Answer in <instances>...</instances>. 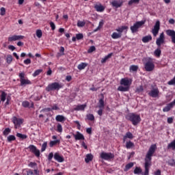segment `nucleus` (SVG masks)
<instances>
[{"label":"nucleus","instance_id":"nucleus-1","mask_svg":"<svg viewBox=\"0 0 175 175\" xmlns=\"http://www.w3.org/2000/svg\"><path fill=\"white\" fill-rule=\"evenodd\" d=\"M157 150V145L156 144H153L152 145L146 155V158H145V172L143 175H148L149 174V172H150V167L151 166V159L152 157V155H154V153Z\"/></svg>","mask_w":175,"mask_h":175},{"label":"nucleus","instance_id":"nucleus-2","mask_svg":"<svg viewBox=\"0 0 175 175\" xmlns=\"http://www.w3.org/2000/svg\"><path fill=\"white\" fill-rule=\"evenodd\" d=\"M126 120L127 121H130L134 126H136L138 124H140L142 121V118H140V115L135 113H130L126 115L125 116Z\"/></svg>","mask_w":175,"mask_h":175},{"label":"nucleus","instance_id":"nucleus-3","mask_svg":"<svg viewBox=\"0 0 175 175\" xmlns=\"http://www.w3.org/2000/svg\"><path fill=\"white\" fill-rule=\"evenodd\" d=\"M145 70L146 72H152L155 69V64H154V59L151 57L146 58L144 61Z\"/></svg>","mask_w":175,"mask_h":175},{"label":"nucleus","instance_id":"nucleus-4","mask_svg":"<svg viewBox=\"0 0 175 175\" xmlns=\"http://www.w3.org/2000/svg\"><path fill=\"white\" fill-rule=\"evenodd\" d=\"M127 31L128 30V26H122L120 27H118L117 29H116V31L118 32H113L111 37L112 38V39H120V38L122 37V32H124V31Z\"/></svg>","mask_w":175,"mask_h":175},{"label":"nucleus","instance_id":"nucleus-5","mask_svg":"<svg viewBox=\"0 0 175 175\" xmlns=\"http://www.w3.org/2000/svg\"><path fill=\"white\" fill-rule=\"evenodd\" d=\"M18 77L20 78L21 87H25L26 85L32 84V82H31L28 78L25 77V72H20Z\"/></svg>","mask_w":175,"mask_h":175},{"label":"nucleus","instance_id":"nucleus-6","mask_svg":"<svg viewBox=\"0 0 175 175\" xmlns=\"http://www.w3.org/2000/svg\"><path fill=\"white\" fill-rule=\"evenodd\" d=\"M61 88H62V85L58 82H54L48 85L46 88V91H47V92H50V91H59Z\"/></svg>","mask_w":175,"mask_h":175},{"label":"nucleus","instance_id":"nucleus-7","mask_svg":"<svg viewBox=\"0 0 175 175\" xmlns=\"http://www.w3.org/2000/svg\"><path fill=\"white\" fill-rule=\"evenodd\" d=\"M144 24H146V21H137L134 23V25L130 27L132 33L137 32V31H139V28H142Z\"/></svg>","mask_w":175,"mask_h":175},{"label":"nucleus","instance_id":"nucleus-8","mask_svg":"<svg viewBox=\"0 0 175 175\" xmlns=\"http://www.w3.org/2000/svg\"><path fill=\"white\" fill-rule=\"evenodd\" d=\"M100 158H102V159H105V161H111V159H114V154L111 152H103L100 154Z\"/></svg>","mask_w":175,"mask_h":175},{"label":"nucleus","instance_id":"nucleus-9","mask_svg":"<svg viewBox=\"0 0 175 175\" xmlns=\"http://www.w3.org/2000/svg\"><path fill=\"white\" fill-rule=\"evenodd\" d=\"M28 148L31 152L36 155V157H40V150H39L38 148H36V146H35L34 145H30L29 146Z\"/></svg>","mask_w":175,"mask_h":175},{"label":"nucleus","instance_id":"nucleus-10","mask_svg":"<svg viewBox=\"0 0 175 175\" xmlns=\"http://www.w3.org/2000/svg\"><path fill=\"white\" fill-rule=\"evenodd\" d=\"M161 28V22L159 21H157L154 28L152 30V33L153 34L154 36H157L159 32V29Z\"/></svg>","mask_w":175,"mask_h":175},{"label":"nucleus","instance_id":"nucleus-11","mask_svg":"<svg viewBox=\"0 0 175 175\" xmlns=\"http://www.w3.org/2000/svg\"><path fill=\"white\" fill-rule=\"evenodd\" d=\"M132 84V79H129V78H122L120 80V85H124V87H131Z\"/></svg>","mask_w":175,"mask_h":175},{"label":"nucleus","instance_id":"nucleus-12","mask_svg":"<svg viewBox=\"0 0 175 175\" xmlns=\"http://www.w3.org/2000/svg\"><path fill=\"white\" fill-rule=\"evenodd\" d=\"M148 95L152 98H158L159 96V90L153 88L148 92Z\"/></svg>","mask_w":175,"mask_h":175},{"label":"nucleus","instance_id":"nucleus-13","mask_svg":"<svg viewBox=\"0 0 175 175\" xmlns=\"http://www.w3.org/2000/svg\"><path fill=\"white\" fill-rule=\"evenodd\" d=\"M12 122L14 124L16 129H17V128H20V126H21V124H23V119L14 117L12 118Z\"/></svg>","mask_w":175,"mask_h":175},{"label":"nucleus","instance_id":"nucleus-14","mask_svg":"<svg viewBox=\"0 0 175 175\" xmlns=\"http://www.w3.org/2000/svg\"><path fill=\"white\" fill-rule=\"evenodd\" d=\"M123 3L124 1L122 0H113L111 2V5H112L113 8H116V9L121 8Z\"/></svg>","mask_w":175,"mask_h":175},{"label":"nucleus","instance_id":"nucleus-15","mask_svg":"<svg viewBox=\"0 0 175 175\" xmlns=\"http://www.w3.org/2000/svg\"><path fill=\"white\" fill-rule=\"evenodd\" d=\"M163 43H165V34L161 33L159 38L156 40V44L159 47L161 46V44H163Z\"/></svg>","mask_w":175,"mask_h":175},{"label":"nucleus","instance_id":"nucleus-16","mask_svg":"<svg viewBox=\"0 0 175 175\" xmlns=\"http://www.w3.org/2000/svg\"><path fill=\"white\" fill-rule=\"evenodd\" d=\"M167 36H170L172 42L175 44V31L172 29H167L165 31Z\"/></svg>","mask_w":175,"mask_h":175},{"label":"nucleus","instance_id":"nucleus-17","mask_svg":"<svg viewBox=\"0 0 175 175\" xmlns=\"http://www.w3.org/2000/svg\"><path fill=\"white\" fill-rule=\"evenodd\" d=\"M54 159L55 161H57V162H59V163H62V162L65 161L64 156L60 155L59 152H55L54 154Z\"/></svg>","mask_w":175,"mask_h":175},{"label":"nucleus","instance_id":"nucleus-18","mask_svg":"<svg viewBox=\"0 0 175 175\" xmlns=\"http://www.w3.org/2000/svg\"><path fill=\"white\" fill-rule=\"evenodd\" d=\"M24 39V36L14 35L8 38V42H16V40H21Z\"/></svg>","mask_w":175,"mask_h":175},{"label":"nucleus","instance_id":"nucleus-19","mask_svg":"<svg viewBox=\"0 0 175 175\" xmlns=\"http://www.w3.org/2000/svg\"><path fill=\"white\" fill-rule=\"evenodd\" d=\"M73 136L75 140H84L85 139L84 135L79 131H77L76 134H73Z\"/></svg>","mask_w":175,"mask_h":175},{"label":"nucleus","instance_id":"nucleus-20","mask_svg":"<svg viewBox=\"0 0 175 175\" xmlns=\"http://www.w3.org/2000/svg\"><path fill=\"white\" fill-rule=\"evenodd\" d=\"M27 175H39V170H38V169L36 170H31V169H28L26 171Z\"/></svg>","mask_w":175,"mask_h":175},{"label":"nucleus","instance_id":"nucleus-21","mask_svg":"<svg viewBox=\"0 0 175 175\" xmlns=\"http://www.w3.org/2000/svg\"><path fill=\"white\" fill-rule=\"evenodd\" d=\"M174 105L170 103L169 104L167 105V106H165L163 109V111L164 113H167V111H170V110H172V109H173V107Z\"/></svg>","mask_w":175,"mask_h":175},{"label":"nucleus","instance_id":"nucleus-22","mask_svg":"<svg viewBox=\"0 0 175 175\" xmlns=\"http://www.w3.org/2000/svg\"><path fill=\"white\" fill-rule=\"evenodd\" d=\"M85 107H87V105L85 104L79 105H77V107L74 108V110H75V111H83Z\"/></svg>","mask_w":175,"mask_h":175},{"label":"nucleus","instance_id":"nucleus-23","mask_svg":"<svg viewBox=\"0 0 175 175\" xmlns=\"http://www.w3.org/2000/svg\"><path fill=\"white\" fill-rule=\"evenodd\" d=\"M94 9H96V12H102L105 11V6L102 5V4H96Z\"/></svg>","mask_w":175,"mask_h":175},{"label":"nucleus","instance_id":"nucleus-24","mask_svg":"<svg viewBox=\"0 0 175 175\" xmlns=\"http://www.w3.org/2000/svg\"><path fill=\"white\" fill-rule=\"evenodd\" d=\"M1 92V95H0V105H1V102H5V100H6V96H8V94H6V92H3V91H0Z\"/></svg>","mask_w":175,"mask_h":175},{"label":"nucleus","instance_id":"nucleus-25","mask_svg":"<svg viewBox=\"0 0 175 175\" xmlns=\"http://www.w3.org/2000/svg\"><path fill=\"white\" fill-rule=\"evenodd\" d=\"M150 40H152V37L151 35L146 36L142 38L143 43H148Z\"/></svg>","mask_w":175,"mask_h":175},{"label":"nucleus","instance_id":"nucleus-26","mask_svg":"<svg viewBox=\"0 0 175 175\" xmlns=\"http://www.w3.org/2000/svg\"><path fill=\"white\" fill-rule=\"evenodd\" d=\"M118 91H120L121 92H126L129 91V87L128 86H122L120 85L118 88Z\"/></svg>","mask_w":175,"mask_h":175},{"label":"nucleus","instance_id":"nucleus-27","mask_svg":"<svg viewBox=\"0 0 175 175\" xmlns=\"http://www.w3.org/2000/svg\"><path fill=\"white\" fill-rule=\"evenodd\" d=\"M87 66H88V64L82 62L78 65L77 68L79 70H83V69H85Z\"/></svg>","mask_w":175,"mask_h":175},{"label":"nucleus","instance_id":"nucleus-28","mask_svg":"<svg viewBox=\"0 0 175 175\" xmlns=\"http://www.w3.org/2000/svg\"><path fill=\"white\" fill-rule=\"evenodd\" d=\"M55 120L57 121V122H62L65 121V117L62 115H57L55 117Z\"/></svg>","mask_w":175,"mask_h":175},{"label":"nucleus","instance_id":"nucleus-29","mask_svg":"<svg viewBox=\"0 0 175 175\" xmlns=\"http://www.w3.org/2000/svg\"><path fill=\"white\" fill-rule=\"evenodd\" d=\"M93 159L94 156H92V154H88L86 155V157L85 158V161L86 162V163H88L89 162H91V161H92Z\"/></svg>","mask_w":175,"mask_h":175},{"label":"nucleus","instance_id":"nucleus-30","mask_svg":"<svg viewBox=\"0 0 175 175\" xmlns=\"http://www.w3.org/2000/svg\"><path fill=\"white\" fill-rule=\"evenodd\" d=\"M59 143H61V141L59 139L51 141L49 143V147H54V146H57V144H59Z\"/></svg>","mask_w":175,"mask_h":175},{"label":"nucleus","instance_id":"nucleus-31","mask_svg":"<svg viewBox=\"0 0 175 175\" xmlns=\"http://www.w3.org/2000/svg\"><path fill=\"white\" fill-rule=\"evenodd\" d=\"M138 69H139V66L136 65H132L129 68L130 72H137Z\"/></svg>","mask_w":175,"mask_h":175},{"label":"nucleus","instance_id":"nucleus-32","mask_svg":"<svg viewBox=\"0 0 175 175\" xmlns=\"http://www.w3.org/2000/svg\"><path fill=\"white\" fill-rule=\"evenodd\" d=\"M16 137H19V139H22L23 140L27 139V137H28V136H27V135H24L20 133H16Z\"/></svg>","mask_w":175,"mask_h":175},{"label":"nucleus","instance_id":"nucleus-33","mask_svg":"<svg viewBox=\"0 0 175 175\" xmlns=\"http://www.w3.org/2000/svg\"><path fill=\"white\" fill-rule=\"evenodd\" d=\"M98 107L99 109H105V101L103 100V98L99 100Z\"/></svg>","mask_w":175,"mask_h":175},{"label":"nucleus","instance_id":"nucleus-34","mask_svg":"<svg viewBox=\"0 0 175 175\" xmlns=\"http://www.w3.org/2000/svg\"><path fill=\"white\" fill-rule=\"evenodd\" d=\"M133 147H135V144H133V142H127L126 143V148H132Z\"/></svg>","mask_w":175,"mask_h":175},{"label":"nucleus","instance_id":"nucleus-35","mask_svg":"<svg viewBox=\"0 0 175 175\" xmlns=\"http://www.w3.org/2000/svg\"><path fill=\"white\" fill-rule=\"evenodd\" d=\"M131 167H133V163H129L127 165H126L124 168V172H128L129 169H131Z\"/></svg>","mask_w":175,"mask_h":175},{"label":"nucleus","instance_id":"nucleus-36","mask_svg":"<svg viewBox=\"0 0 175 175\" xmlns=\"http://www.w3.org/2000/svg\"><path fill=\"white\" fill-rule=\"evenodd\" d=\"M126 137L128 139H133V134H132V133L131 132H127L126 133V136L124 137V140L125 141V139H126Z\"/></svg>","mask_w":175,"mask_h":175},{"label":"nucleus","instance_id":"nucleus-37","mask_svg":"<svg viewBox=\"0 0 175 175\" xmlns=\"http://www.w3.org/2000/svg\"><path fill=\"white\" fill-rule=\"evenodd\" d=\"M42 72H43V70H42V69L36 70L33 73V77H36V76H39V75H40V73H42Z\"/></svg>","mask_w":175,"mask_h":175},{"label":"nucleus","instance_id":"nucleus-38","mask_svg":"<svg viewBox=\"0 0 175 175\" xmlns=\"http://www.w3.org/2000/svg\"><path fill=\"white\" fill-rule=\"evenodd\" d=\"M47 148V142H45L42 144L41 146V152H44L46 151V149Z\"/></svg>","mask_w":175,"mask_h":175},{"label":"nucleus","instance_id":"nucleus-39","mask_svg":"<svg viewBox=\"0 0 175 175\" xmlns=\"http://www.w3.org/2000/svg\"><path fill=\"white\" fill-rule=\"evenodd\" d=\"M167 148H172V150H175V139L167 145Z\"/></svg>","mask_w":175,"mask_h":175},{"label":"nucleus","instance_id":"nucleus-40","mask_svg":"<svg viewBox=\"0 0 175 175\" xmlns=\"http://www.w3.org/2000/svg\"><path fill=\"white\" fill-rule=\"evenodd\" d=\"M12 61H13V57L11 55H7V58H6L7 64H12Z\"/></svg>","mask_w":175,"mask_h":175},{"label":"nucleus","instance_id":"nucleus-41","mask_svg":"<svg viewBox=\"0 0 175 175\" xmlns=\"http://www.w3.org/2000/svg\"><path fill=\"white\" fill-rule=\"evenodd\" d=\"M77 25V27H79V28H81V27H84V25H85V22L78 21Z\"/></svg>","mask_w":175,"mask_h":175},{"label":"nucleus","instance_id":"nucleus-42","mask_svg":"<svg viewBox=\"0 0 175 175\" xmlns=\"http://www.w3.org/2000/svg\"><path fill=\"white\" fill-rule=\"evenodd\" d=\"M142 173V168L136 167L134 170V174H140Z\"/></svg>","mask_w":175,"mask_h":175},{"label":"nucleus","instance_id":"nucleus-43","mask_svg":"<svg viewBox=\"0 0 175 175\" xmlns=\"http://www.w3.org/2000/svg\"><path fill=\"white\" fill-rule=\"evenodd\" d=\"M87 118L89 121H94L95 120V117L91 113L87 115Z\"/></svg>","mask_w":175,"mask_h":175},{"label":"nucleus","instance_id":"nucleus-44","mask_svg":"<svg viewBox=\"0 0 175 175\" xmlns=\"http://www.w3.org/2000/svg\"><path fill=\"white\" fill-rule=\"evenodd\" d=\"M8 142H13L16 140V137L14 135H9L7 138Z\"/></svg>","mask_w":175,"mask_h":175},{"label":"nucleus","instance_id":"nucleus-45","mask_svg":"<svg viewBox=\"0 0 175 175\" xmlns=\"http://www.w3.org/2000/svg\"><path fill=\"white\" fill-rule=\"evenodd\" d=\"M42 35H43V33L42 32V30L38 29L36 31V36L38 38H42Z\"/></svg>","mask_w":175,"mask_h":175},{"label":"nucleus","instance_id":"nucleus-46","mask_svg":"<svg viewBox=\"0 0 175 175\" xmlns=\"http://www.w3.org/2000/svg\"><path fill=\"white\" fill-rule=\"evenodd\" d=\"M140 2V0H130L129 1V6H131V5H133V3H139Z\"/></svg>","mask_w":175,"mask_h":175},{"label":"nucleus","instance_id":"nucleus-47","mask_svg":"<svg viewBox=\"0 0 175 175\" xmlns=\"http://www.w3.org/2000/svg\"><path fill=\"white\" fill-rule=\"evenodd\" d=\"M57 132H59V133L62 132V125L59 123H58L57 126Z\"/></svg>","mask_w":175,"mask_h":175},{"label":"nucleus","instance_id":"nucleus-48","mask_svg":"<svg viewBox=\"0 0 175 175\" xmlns=\"http://www.w3.org/2000/svg\"><path fill=\"white\" fill-rule=\"evenodd\" d=\"M76 38L77 40H81V39L84 38V36L83 35V33H77L76 34Z\"/></svg>","mask_w":175,"mask_h":175},{"label":"nucleus","instance_id":"nucleus-49","mask_svg":"<svg viewBox=\"0 0 175 175\" xmlns=\"http://www.w3.org/2000/svg\"><path fill=\"white\" fill-rule=\"evenodd\" d=\"M167 84L169 85H175V76L174 77V78L172 79H171L170 81H168Z\"/></svg>","mask_w":175,"mask_h":175},{"label":"nucleus","instance_id":"nucleus-50","mask_svg":"<svg viewBox=\"0 0 175 175\" xmlns=\"http://www.w3.org/2000/svg\"><path fill=\"white\" fill-rule=\"evenodd\" d=\"M161 49H157L154 51V55H156V57H160L161 56Z\"/></svg>","mask_w":175,"mask_h":175},{"label":"nucleus","instance_id":"nucleus-51","mask_svg":"<svg viewBox=\"0 0 175 175\" xmlns=\"http://www.w3.org/2000/svg\"><path fill=\"white\" fill-rule=\"evenodd\" d=\"M95 50H96V48H95L94 46H92L90 47V49L88 50V53H94V51H95Z\"/></svg>","mask_w":175,"mask_h":175},{"label":"nucleus","instance_id":"nucleus-52","mask_svg":"<svg viewBox=\"0 0 175 175\" xmlns=\"http://www.w3.org/2000/svg\"><path fill=\"white\" fill-rule=\"evenodd\" d=\"M10 133V129L9 128L5 129L3 131V135L5 136H8V135H9Z\"/></svg>","mask_w":175,"mask_h":175},{"label":"nucleus","instance_id":"nucleus-53","mask_svg":"<svg viewBox=\"0 0 175 175\" xmlns=\"http://www.w3.org/2000/svg\"><path fill=\"white\" fill-rule=\"evenodd\" d=\"M22 106L23 107H29V102H28V101H23L22 103Z\"/></svg>","mask_w":175,"mask_h":175},{"label":"nucleus","instance_id":"nucleus-54","mask_svg":"<svg viewBox=\"0 0 175 175\" xmlns=\"http://www.w3.org/2000/svg\"><path fill=\"white\" fill-rule=\"evenodd\" d=\"M168 165H170V166H175V161L174 159H171L168 161Z\"/></svg>","mask_w":175,"mask_h":175},{"label":"nucleus","instance_id":"nucleus-55","mask_svg":"<svg viewBox=\"0 0 175 175\" xmlns=\"http://www.w3.org/2000/svg\"><path fill=\"white\" fill-rule=\"evenodd\" d=\"M52 111L53 110H59V107L57 104H54L53 105L51 106Z\"/></svg>","mask_w":175,"mask_h":175},{"label":"nucleus","instance_id":"nucleus-56","mask_svg":"<svg viewBox=\"0 0 175 175\" xmlns=\"http://www.w3.org/2000/svg\"><path fill=\"white\" fill-rule=\"evenodd\" d=\"M144 90V89L143 87L141 85V86H139V87L136 89V92H138V93L143 92Z\"/></svg>","mask_w":175,"mask_h":175},{"label":"nucleus","instance_id":"nucleus-57","mask_svg":"<svg viewBox=\"0 0 175 175\" xmlns=\"http://www.w3.org/2000/svg\"><path fill=\"white\" fill-rule=\"evenodd\" d=\"M28 166H29V167L33 168V167H35V166H37V164H36V163L30 162V163L28 164Z\"/></svg>","mask_w":175,"mask_h":175},{"label":"nucleus","instance_id":"nucleus-58","mask_svg":"<svg viewBox=\"0 0 175 175\" xmlns=\"http://www.w3.org/2000/svg\"><path fill=\"white\" fill-rule=\"evenodd\" d=\"M0 10H1V16H5V14L6 13V10L5 9V8H1Z\"/></svg>","mask_w":175,"mask_h":175},{"label":"nucleus","instance_id":"nucleus-59","mask_svg":"<svg viewBox=\"0 0 175 175\" xmlns=\"http://www.w3.org/2000/svg\"><path fill=\"white\" fill-rule=\"evenodd\" d=\"M53 157H54V153L53 152L49 153L48 156V161H51V159H53Z\"/></svg>","mask_w":175,"mask_h":175},{"label":"nucleus","instance_id":"nucleus-60","mask_svg":"<svg viewBox=\"0 0 175 175\" xmlns=\"http://www.w3.org/2000/svg\"><path fill=\"white\" fill-rule=\"evenodd\" d=\"M24 64L25 65H29V64H31V59H27L25 60H24Z\"/></svg>","mask_w":175,"mask_h":175},{"label":"nucleus","instance_id":"nucleus-61","mask_svg":"<svg viewBox=\"0 0 175 175\" xmlns=\"http://www.w3.org/2000/svg\"><path fill=\"white\" fill-rule=\"evenodd\" d=\"M50 26H51V29H52L53 31H54V29H55V24H54L53 22H51V23H50Z\"/></svg>","mask_w":175,"mask_h":175},{"label":"nucleus","instance_id":"nucleus-62","mask_svg":"<svg viewBox=\"0 0 175 175\" xmlns=\"http://www.w3.org/2000/svg\"><path fill=\"white\" fill-rule=\"evenodd\" d=\"M173 120H174V118H172V117L168 118H167V123L168 124H173Z\"/></svg>","mask_w":175,"mask_h":175},{"label":"nucleus","instance_id":"nucleus-63","mask_svg":"<svg viewBox=\"0 0 175 175\" xmlns=\"http://www.w3.org/2000/svg\"><path fill=\"white\" fill-rule=\"evenodd\" d=\"M86 132L87 133H88L89 135H91V133H92V128H88L86 129Z\"/></svg>","mask_w":175,"mask_h":175},{"label":"nucleus","instance_id":"nucleus-64","mask_svg":"<svg viewBox=\"0 0 175 175\" xmlns=\"http://www.w3.org/2000/svg\"><path fill=\"white\" fill-rule=\"evenodd\" d=\"M154 175H161V170H157V172H154Z\"/></svg>","mask_w":175,"mask_h":175}]
</instances>
